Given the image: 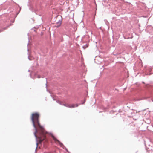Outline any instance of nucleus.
I'll return each instance as SVG.
<instances>
[{
  "mask_svg": "<svg viewBox=\"0 0 153 153\" xmlns=\"http://www.w3.org/2000/svg\"><path fill=\"white\" fill-rule=\"evenodd\" d=\"M47 81H46V87H47Z\"/></svg>",
  "mask_w": 153,
  "mask_h": 153,
  "instance_id": "obj_16",
  "label": "nucleus"
},
{
  "mask_svg": "<svg viewBox=\"0 0 153 153\" xmlns=\"http://www.w3.org/2000/svg\"><path fill=\"white\" fill-rule=\"evenodd\" d=\"M152 74V73H150L149 74H148V73H146L145 74L146 75H151Z\"/></svg>",
  "mask_w": 153,
  "mask_h": 153,
  "instance_id": "obj_10",
  "label": "nucleus"
},
{
  "mask_svg": "<svg viewBox=\"0 0 153 153\" xmlns=\"http://www.w3.org/2000/svg\"><path fill=\"white\" fill-rule=\"evenodd\" d=\"M152 67H153V66Z\"/></svg>",
  "mask_w": 153,
  "mask_h": 153,
  "instance_id": "obj_28",
  "label": "nucleus"
},
{
  "mask_svg": "<svg viewBox=\"0 0 153 153\" xmlns=\"http://www.w3.org/2000/svg\"><path fill=\"white\" fill-rule=\"evenodd\" d=\"M144 143L147 151L149 153H150L151 152L153 149L152 146H151L149 144L146 143L145 141H144Z\"/></svg>",
  "mask_w": 153,
  "mask_h": 153,
  "instance_id": "obj_2",
  "label": "nucleus"
},
{
  "mask_svg": "<svg viewBox=\"0 0 153 153\" xmlns=\"http://www.w3.org/2000/svg\"><path fill=\"white\" fill-rule=\"evenodd\" d=\"M65 149L68 153H69V152L68 151L67 149Z\"/></svg>",
  "mask_w": 153,
  "mask_h": 153,
  "instance_id": "obj_19",
  "label": "nucleus"
},
{
  "mask_svg": "<svg viewBox=\"0 0 153 153\" xmlns=\"http://www.w3.org/2000/svg\"><path fill=\"white\" fill-rule=\"evenodd\" d=\"M28 58L29 60H31L30 58H29V56H28Z\"/></svg>",
  "mask_w": 153,
  "mask_h": 153,
  "instance_id": "obj_17",
  "label": "nucleus"
},
{
  "mask_svg": "<svg viewBox=\"0 0 153 153\" xmlns=\"http://www.w3.org/2000/svg\"><path fill=\"white\" fill-rule=\"evenodd\" d=\"M9 25L8 26H6L4 28H3L1 29H0V32H1L4 31V30H6L7 29L8 27H9L10 25Z\"/></svg>",
  "mask_w": 153,
  "mask_h": 153,
  "instance_id": "obj_6",
  "label": "nucleus"
},
{
  "mask_svg": "<svg viewBox=\"0 0 153 153\" xmlns=\"http://www.w3.org/2000/svg\"><path fill=\"white\" fill-rule=\"evenodd\" d=\"M37 77L38 78H39L41 77V76L40 75H38V76H37Z\"/></svg>",
  "mask_w": 153,
  "mask_h": 153,
  "instance_id": "obj_15",
  "label": "nucleus"
},
{
  "mask_svg": "<svg viewBox=\"0 0 153 153\" xmlns=\"http://www.w3.org/2000/svg\"><path fill=\"white\" fill-rule=\"evenodd\" d=\"M39 114L37 112L35 113H33L32 114V116L31 117V120L32 123L33 125L35 130V131L34 133V134L35 137L37 141L36 143V149L38 146V143L37 142V137L36 135V133L38 131L37 128L36 126V124H39Z\"/></svg>",
  "mask_w": 153,
  "mask_h": 153,
  "instance_id": "obj_1",
  "label": "nucleus"
},
{
  "mask_svg": "<svg viewBox=\"0 0 153 153\" xmlns=\"http://www.w3.org/2000/svg\"><path fill=\"white\" fill-rule=\"evenodd\" d=\"M67 105L68 104H62V105H64V106H66V107H67Z\"/></svg>",
  "mask_w": 153,
  "mask_h": 153,
  "instance_id": "obj_12",
  "label": "nucleus"
},
{
  "mask_svg": "<svg viewBox=\"0 0 153 153\" xmlns=\"http://www.w3.org/2000/svg\"><path fill=\"white\" fill-rule=\"evenodd\" d=\"M60 25H57L56 26V27L57 28H58V27H59L60 26Z\"/></svg>",
  "mask_w": 153,
  "mask_h": 153,
  "instance_id": "obj_13",
  "label": "nucleus"
},
{
  "mask_svg": "<svg viewBox=\"0 0 153 153\" xmlns=\"http://www.w3.org/2000/svg\"><path fill=\"white\" fill-rule=\"evenodd\" d=\"M152 69H151V68H149V69H148V71H149L150 72H151V71H152Z\"/></svg>",
  "mask_w": 153,
  "mask_h": 153,
  "instance_id": "obj_11",
  "label": "nucleus"
},
{
  "mask_svg": "<svg viewBox=\"0 0 153 153\" xmlns=\"http://www.w3.org/2000/svg\"><path fill=\"white\" fill-rule=\"evenodd\" d=\"M29 45V43H28L27 44V45Z\"/></svg>",
  "mask_w": 153,
  "mask_h": 153,
  "instance_id": "obj_25",
  "label": "nucleus"
},
{
  "mask_svg": "<svg viewBox=\"0 0 153 153\" xmlns=\"http://www.w3.org/2000/svg\"><path fill=\"white\" fill-rule=\"evenodd\" d=\"M34 32H35V31H36V30H35V29H34Z\"/></svg>",
  "mask_w": 153,
  "mask_h": 153,
  "instance_id": "obj_21",
  "label": "nucleus"
},
{
  "mask_svg": "<svg viewBox=\"0 0 153 153\" xmlns=\"http://www.w3.org/2000/svg\"><path fill=\"white\" fill-rule=\"evenodd\" d=\"M36 128L37 127H38L41 130H42L43 129V126H41L39 122V124H36Z\"/></svg>",
  "mask_w": 153,
  "mask_h": 153,
  "instance_id": "obj_5",
  "label": "nucleus"
},
{
  "mask_svg": "<svg viewBox=\"0 0 153 153\" xmlns=\"http://www.w3.org/2000/svg\"><path fill=\"white\" fill-rule=\"evenodd\" d=\"M88 47V46L87 45V44H86L85 46H83L82 47H83V48L85 49L86 48V47Z\"/></svg>",
  "mask_w": 153,
  "mask_h": 153,
  "instance_id": "obj_9",
  "label": "nucleus"
},
{
  "mask_svg": "<svg viewBox=\"0 0 153 153\" xmlns=\"http://www.w3.org/2000/svg\"><path fill=\"white\" fill-rule=\"evenodd\" d=\"M61 17L62 18V19H61L59 20V21L56 22V24H59V25H61V23H62V16H61Z\"/></svg>",
  "mask_w": 153,
  "mask_h": 153,
  "instance_id": "obj_7",
  "label": "nucleus"
},
{
  "mask_svg": "<svg viewBox=\"0 0 153 153\" xmlns=\"http://www.w3.org/2000/svg\"><path fill=\"white\" fill-rule=\"evenodd\" d=\"M56 102H57V103H58L59 104H60V105H62V104L61 102H60L59 101V100H56Z\"/></svg>",
  "mask_w": 153,
  "mask_h": 153,
  "instance_id": "obj_8",
  "label": "nucleus"
},
{
  "mask_svg": "<svg viewBox=\"0 0 153 153\" xmlns=\"http://www.w3.org/2000/svg\"><path fill=\"white\" fill-rule=\"evenodd\" d=\"M85 100H84V102H83V103H82V104H83L85 103Z\"/></svg>",
  "mask_w": 153,
  "mask_h": 153,
  "instance_id": "obj_18",
  "label": "nucleus"
},
{
  "mask_svg": "<svg viewBox=\"0 0 153 153\" xmlns=\"http://www.w3.org/2000/svg\"><path fill=\"white\" fill-rule=\"evenodd\" d=\"M80 104H76V105H74V104H72L71 105H67V107H68L69 108H74L75 107H77Z\"/></svg>",
  "mask_w": 153,
  "mask_h": 153,
  "instance_id": "obj_4",
  "label": "nucleus"
},
{
  "mask_svg": "<svg viewBox=\"0 0 153 153\" xmlns=\"http://www.w3.org/2000/svg\"><path fill=\"white\" fill-rule=\"evenodd\" d=\"M28 71H30V70H28Z\"/></svg>",
  "mask_w": 153,
  "mask_h": 153,
  "instance_id": "obj_26",
  "label": "nucleus"
},
{
  "mask_svg": "<svg viewBox=\"0 0 153 153\" xmlns=\"http://www.w3.org/2000/svg\"><path fill=\"white\" fill-rule=\"evenodd\" d=\"M47 91H48V90H47ZM48 91L50 93V91Z\"/></svg>",
  "mask_w": 153,
  "mask_h": 153,
  "instance_id": "obj_24",
  "label": "nucleus"
},
{
  "mask_svg": "<svg viewBox=\"0 0 153 153\" xmlns=\"http://www.w3.org/2000/svg\"><path fill=\"white\" fill-rule=\"evenodd\" d=\"M152 101H153V100H152Z\"/></svg>",
  "mask_w": 153,
  "mask_h": 153,
  "instance_id": "obj_27",
  "label": "nucleus"
},
{
  "mask_svg": "<svg viewBox=\"0 0 153 153\" xmlns=\"http://www.w3.org/2000/svg\"><path fill=\"white\" fill-rule=\"evenodd\" d=\"M50 134H51V137H52L53 138V139L55 141H57L59 143L60 147H62L63 148V147H65V146L63 145V144L62 143H61L59 140L57 139H56L52 134L51 133Z\"/></svg>",
  "mask_w": 153,
  "mask_h": 153,
  "instance_id": "obj_3",
  "label": "nucleus"
},
{
  "mask_svg": "<svg viewBox=\"0 0 153 153\" xmlns=\"http://www.w3.org/2000/svg\"><path fill=\"white\" fill-rule=\"evenodd\" d=\"M51 96L52 97V98L53 99V100H55V99H54V98L51 95Z\"/></svg>",
  "mask_w": 153,
  "mask_h": 153,
  "instance_id": "obj_14",
  "label": "nucleus"
},
{
  "mask_svg": "<svg viewBox=\"0 0 153 153\" xmlns=\"http://www.w3.org/2000/svg\"><path fill=\"white\" fill-rule=\"evenodd\" d=\"M30 77H31V74H30Z\"/></svg>",
  "mask_w": 153,
  "mask_h": 153,
  "instance_id": "obj_20",
  "label": "nucleus"
},
{
  "mask_svg": "<svg viewBox=\"0 0 153 153\" xmlns=\"http://www.w3.org/2000/svg\"><path fill=\"white\" fill-rule=\"evenodd\" d=\"M99 29H101V27H100L99 28Z\"/></svg>",
  "mask_w": 153,
  "mask_h": 153,
  "instance_id": "obj_23",
  "label": "nucleus"
},
{
  "mask_svg": "<svg viewBox=\"0 0 153 153\" xmlns=\"http://www.w3.org/2000/svg\"><path fill=\"white\" fill-rule=\"evenodd\" d=\"M142 82L143 83H144V82H143H143Z\"/></svg>",
  "mask_w": 153,
  "mask_h": 153,
  "instance_id": "obj_22",
  "label": "nucleus"
}]
</instances>
